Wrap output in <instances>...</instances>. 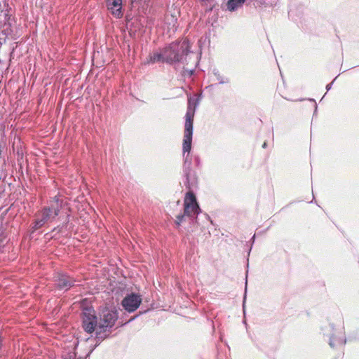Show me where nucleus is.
Returning <instances> with one entry per match:
<instances>
[{
	"mask_svg": "<svg viewBox=\"0 0 359 359\" xmlns=\"http://www.w3.org/2000/svg\"><path fill=\"white\" fill-rule=\"evenodd\" d=\"M198 104V101L192 98L188 100V107L185 115L184 133L183 139V156L184 158L183 165L184 175L186 177V182L189 184V176L191 174V159L189 153L191 149L192 135H193V119L195 109Z\"/></svg>",
	"mask_w": 359,
	"mask_h": 359,
	"instance_id": "1",
	"label": "nucleus"
},
{
	"mask_svg": "<svg viewBox=\"0 0 359 359\" xmlns=\"http://www.w3.org/2000/svg\"><path fill=\"white\" fill-rule=\"evenodd\" d=\"M164 49L165 62L169 64H188L190 51L189 42L187 39L171 43Z\"/></svg>",
	"mask_w": 359,
	"mask_h": 359,
	"instance_id": "2",
	"label": "nucleus"
},
{
	"mask_svg": "<svg viewBox=\"0 0 359 359\" xmlns=\"http://www.w3.org/2000/svg\"><path fill=\"white\" fill-rule=\"evenodd\" d=\"M62 205V200L58 197H55L54 200L50 201V206L42 210L40 213L41 218L36 219L33 228L37 229L47 222H52L58 215Z\"/></svg>",
	"mask_w": 359,
	"mask_h": 359,
	"instance_id": "3",
	"label": "nucleus"
},
{
	"mask_svg": "<svg viewBox=\"0 0 359 359\" xmlns=\"http://www.w3.org/2000/svg\"><path fill=\"white\" fill-rule=\"evenodd\" d=\"M118 319V313L116 310L104 309L100 315V331H96L95 338L100 341L107 337V328L112 327Z\"/></svg>",
	"mask_w": 359,
	"mask_h": 359,
	"instance_id": "4",
	"label": "nucleus"
},
{
	"mask_svg": "<svg viewBox=\"0 0 359 359\" xmlns=\"http://www.w3.org/2000/svg\"><path fill=\"white\" fill-rule=\"evenodd\" d=\"M200 212L201 209L195 195L193 192L189 191L186 194L184 200V214H180L177 216L176 224L180 225L183 222L185 216L190 218L196 217Z\"/></svg>",
	"mask_w": 359,
	"mask_h": 359,
	"instance_id": "5",
	"label": "nucleus"
},
{
	"mask_svg": "<svg viewBox=\"0 0 359 359\" xmlns=\"http://www.w3.org/2000/svg\"><path fill=\"white\" fill-rule=\"evenodd\" d=\"M142 302L141 296L135 293L126 295L122 300L123 307L128 312L135 311Z\"/></svg>",
	"mask_w": 359,
	"mask_h": 359,
	"instance_id": "6",
	"label": "nucleus"
},
{
	"mask_svg": "<svg viewBox=\"0 0 359 359\" xmlns=\"http://www.w3.org/2000/svg\"><path fill=\"white\" fill-rule=\"evenodd\" d=\"M122 0H107L108 10L116 18H121L123 16Z\"/></svg>",
	"mask_w": 359,
	"mask_h": 359,
	"instance_id": "7",
	"label": "nucleus"
},
{
	"mask_svg": "<svg viewBox=\"0 0 359 359\" xmlns=\"http://www.w3.org/2000/svg\"><path fill=\"white\" fill-rule=\"evenodd\" d=\"M57 285L60 289L67 290L72 287V280L69 276L65 274H59L57 276Z\"/></svg>",
	"mask_w": 359,
	"mask_h": 359,
	"instance_id": "8",
	"label": "nucleus"
},
{
	"mask_svg": "<svg viewBox=\"0 0 359 359\" xmlns=\"http://www.w3.org/2000/svg\"><path fill=\"white\" fill-rule=\"evenodd\" d=\"M86 301V300L84 299L83 302H82V306L83 307V324L85 331L86 332L90 333V310L87 307H85Z\"/></svg>",
	"mask_w": 359,
	"mask_h": 359,
	"instance_id": "9",
	"label": "nucleus"
},
{
	"mask_svg": "<svg viewBox=\"0 0 359 359\" xmlns=\"http://www.w3.org/2000/svg\"><path fill=\"white\" fill-rule=\"evenodd\" d=\"M245 0H228L226 6L230 11H234L241 7Z\"/></svg>",
	"mask_w": 359,
	"mask_h": 359,
	"instance_id": "10",
	"label": "nucleus"
},
{
	"mask_svg": "<svg viewBox=\"0 0 359 359\" xmlns=\"http://www.w3.org/2000/svg\"><path fill=\"white\" fill-rule=\"evenodd\" d=\"M157 62H165L164 49L161 52L154 53L150 56V62L155 63Z\"/></svg>",
	"mask_w": 359,
	"mask_h": 359,
	"instance_id": "11",
	"label": "nucleus"
},
{
	"mask_svg": "<svg viewBox=\"0 0 359 359\" xmlns=\"http://www.w3.org/2000/svg\"><path fill=\"white\" fill-rule=\"evenodd\" d=\"M97 318L95 316L91 314V334L95 331L96 327Z\"/></svg>",
	"mask_w": 359,
	"mask_h": 359,
	"instance_id": "12",
	"label": "nucleus"
},
{
	"mask_svg": "<svg viewBox=\"0 0 359 359\" xmlns=\"http://www.w3.org/2000/svg\"><path fill=\"white\" fill-rule=\"evenodd\" d=\"M329 344H330V346L331 347H332V348H333V347H334V345H335V344H334V341L333 338H330V342H329Z\"/></svg>",
	"mask_w": 359,
	"mask_h": 359,
	"instance_id": "13",
	"label": "nucleus"
},
{
	"mask_svg": "<svg viewBox=\"0 0 359 359\" xmlns=\"http://www.w3.org/2000/svg\"><path fill=\"white\" fill-rule=\"evenodd\" d=\"M218 80H219V83L220 84L229 82V80L227 79L225 81L222 80V79H218Z\"/></svg>",
	"mask_w": 359,
	"mask_h": 359,
	"instance_id": "14",
	"label": "nucleus"
},
{
	"mask_svg": "<svg viewBox=\"0 0 359 359\" xmlns=\"http://www.w3.org/2000/svg\"><path fill=\"white\" fill-rule=\"evenodd\" d=\"M332 83H329V84H327V85L326 86V89H327V91H328L329 90H330V89H331V88H332Z\"/></svg>",
	"mask_w": 359,
	"mask_h": 359,
	"instance_id": "15",
	"label": "nucleus"
},
{
	"mask_svg": "<svg viewBox=\"0 0 359 359\" xmlns=\"http://www.w3.org/2000/svg\"><path fill=\"white\" fill-rule=\"evenodd\" d=\"M267 147V143L266 142H264L263 145H262V147L263 148H266Z\"/></svg>",
	"mask_w": 359,
	"mask_h": 359,
	"instance_id": "16",
	"label": "nucleus"
},
{
	"mask_svg": "<svg viewBox=\"0 0 359 359\" xmlns=\"http://www.w3.org/2000/svg\"><path fill=\"white\" fill-rule=\"evenodd\" d=\"M338 343H339V344H344V343H345V341H343V340L341 339V340L339 341V342H338Z\"/></svg>",
	"mask_w": 359,
	"mask_h": 359,
	"instance_id": "17",
	"label": "nucleus"
},
{
	"mask_svg": "<svg viewBox=\"0 0 359 359\" xmlns=\"http://www.w3.org/2000/svg\"><path fill=\"white\" fill-rule=\"evenodd\" d=\"M196 161L197 163H199V159H198V157H196Z\"/></svg>",
	"mask_w": 359,
	"mask_h": 359,
	"instance_id": "18",
	"label": "nucleus"
},
{
	"mask_svg": "<svg viewBox=\"0 0 359 359\" xmlns=\"http://www.w3.org/2000/svg\"><path fill=\"white\" fill-rule=\"evenodd\" d=\"M246 296H244V300H245ZM245 304V301H243V305Z\"/></svg>",
	"mask_w": 359,
	"mask_h": 359,
	"instance_id": "19",
	"label": "nucleus"
}]
</instances>
